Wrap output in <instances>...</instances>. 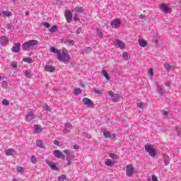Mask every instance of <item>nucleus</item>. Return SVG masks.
Returning <instances> with one entry per match:
<instances>
[{"mask_svg": "<svg viewBox=\"0 0 181 181\" xmlns=\"http://www.w3.org/2000/svg\"><path fill=\"white\" fill-rule=\"evenodd\" d=\"M57 59L59 62L67 64L69 62H70V54H69V51L66 49H63L62 52L59 53Z\"/></svg>", "mask_w": 181, "mask_h": 181, "instance_id": "1", "label": "nucleus"}, {"mask_svg": "<svg viewBox=\"0 0 181 181\" xmlns=\"http://www.w3.org/2000/svg\"><path fill=\"white\" fill-rule=\"evenodd\" d=\"M39 45V41L36 40H30L25 42H24L22 45L23 50L28 51L32 49V47H34V46H37Z\"/></svg>", "mask_w": 181, "mask_h": 181, "instance_id": "2", "label": "nucleus"}, {"mask_svg": "<svg viewBox=\"0 0 181 181\" xmlns=\"http://www.w3.org/2000/svg\"><path fill=\"white\" fill-rule=\"evenodd\" d=\"M145 151L148 153H149L150 156L151 158H155L156 156V151H155V148H153V146L150 144H146L144 146Z\"/></svg>", "mask_w": 181, "mask_h": 181, "instance_id": "3", "label": "nucleus"}, {"mask_svg": "<svg viewBox=\"0 0 181 181\" xmlns=\"http://www.w3.org/2000/svg\"><path fill=\"white\" fill-rule=\"evenodd\" d=\"M135 173V168H134V165L127 164L126 165V175L128 177H132Z\"/></svg>", "mask_w": 181, "mask_h": 181, "instance_id": "4", "label": "nucleus"}, {"mask_svg": "<svg viewBox=\"0 0 181 181\" xmlns=\"http://www.w3.org/2000/svg\"><path fill=\"white\" fill-rule=\"evenodd\" d=\"M26 122H30V121H33V119H36V115L33 113V110L29 109L27 110V114L25 117Z\"/></svg>", "mask_w": 181, "mask_h": 181, "instance_id": "5", "label": "nucleus"}, {"mask_svg": "<svg viewBox=\"0 0 181 181\" xmlns=\"http://www.w3.org/2000/svg\"><path fill=\"white\" fill-rule=\"evenodd\" d=\"M110 25L115 29H118V28H120L121 26V20L119 18L114 19L112 21Z\"/></svg>", "mask_w": 181, "mask_h": 181, "instance_id": "6", "label": "nucleus"}, {"mask_svg": "<svg viewBox=\"0 0 181 181\" xmlns=\"http://www.w3.org/2000/svg\"><path fill=\"white\" fill-rule=\"evenodd\" d=\"M82 102L86 107H88V108H93V107H94V103H93L88 98H83Z\"/></svg>", "mask_w": 181, "mask_h": 181, "instance_id": "7", "label": "nucleus"}, {"mask_svg": "<svg viewBox=\"0 0 181 181\" xmlns=\"http://www.w3.org/2000/svg\"><path fill=\"white\" fill-rule=\"evenodd\" d=\"M109 95L111 97L112 101H114L115 103H118L120 100L119 95L118 94H114V92L112 90H110L108 92Z\"/></svg>", "mask_w": 181, "mask_h": 181, "instance_id": "8", "label": "nucleus"}, {"mask_svg": "<svg viewBox=\"0 0 181 181\" xmlns=\"http://www.w3.org/2000/svg\"><path fill=\"white\" fill-rule=\"evenodd\" d=\"M63 152L66 155V160H71V159H74V158H76V156L72 154L69 149H65Z\"/></svg>", "mask_w": 181, "mask_h": 181, "instance_id": "9", "label": "nucleus"}, {"mask_svg": "<svg viewBox=\"0 0 181 181\" xmlns=\"http://www.w3.org/2000/svg\"><path fill=\"white\" fill-rule=\"evenodd\" d=\"M65 18L69 23L73 21V13H71V11L70 10H66L64 13Z\"/></svg>", "mask_w": 181, "mask_h": 181, "instance_id": "10", "label": "nucleus"}, {"mask_svg": "<svg viewBox=\"0 0 181 181\" xmlns=\"http://www.w3.org/2000/svg\"><path fill=\"white\" fill-rule=\"evenodd\" d=\"M11 52L13 53H19V52H21V43H15L11 48Z\"/></svg>", "mask_w": 181, "mask_h": 181, "instance_id": "11", "label": "nucleus"}, {"mask_svg": "<svg viewBox=\"0 0 181 181\" xmlns=\"http://www.w3.org/2000/svg\"><path fill=\"white\" fill-rule=\"evenodd\" d=\"M0 44L1 46H7V45H9V40L6 36H1L0 37Z\"/></svg>", "mask_w": 181, "mask_h": 181, "instance_id": "12", "label": "nucleus"}, {"mask_svg": "<svg viewBox=\"0 0 181 181\" xmlns=\"http://www.w3.org/2000/svg\"><path fill=\"white\" fill-rule=\"evenodd\" d=\"M113 44L118 45V47H119V49H125V43L123 42L122 40H115V41L113 42Z\"/></svg>", "mask_w": 181, "mask_h": 181, "instance_id": "13", "label": "nucleus"}, {"mask_svg": "<svg viewBox=\"0 0 181 181\" xmlns=\"http://www.w3.org/2000/svg\"><path fill=\"white\" fill-rule=\"evenodd\" d=\"M160 8L164 13H172V8L165 6V4H161Z\"/></svg>", "mask_w": 181, "mask_h": 181, "instance_id": "14", "label": "nucleus"}, {"mask_svg": "<svg viewBox=\"0 0 181 181\" xmlns=\"http://www.w3.org/2000/svg\"><path fill=\"white\" fill-rule=\"evenodd\" d=\"M46 163L48 165V166H49V168L52 170H59V168H57V166L56 165V163H53V161H49L47 160Z\"/></svg>", "mask_w": 181, "mask_h": 181, "instance_id": "15", "label": "nucleus"}, {"mask_svg": "<svg viewBox=\"0 0 181 181\" xmlns=\"http://www.w3.org/2000/svg\"><path fill=\"white\" fill-rule=\"evenodd\" d=\"M71 129H74V127H73L70 122L66 123L64 129L65 132L69 133Z\"/></svg>", "mask_w": 181, "mask_h": 181, "instance_id": "16", "label": "nucleus"}, {"mask_svg": "<svg viewBox=\"0 0 181 181\" xmlns=\"http://www.w3.org/2000/svg\"><path fill=\"white\" fill-rule=\"evenodd\" d=\"M103 135L105 138H110V139H114L115 138L116 135L115 134H111L110 132H105L103 133Z\"/></svg>", "mask_w": 181, "mask_h": 181, "instance_id": "17", "label": "nucleus"}, {"mask_svg": "<svg viewBox=\"0 0 181 181\" xmlns=\"http://www.w3.org/2000/svg\"><path fill=\"white\" fill-rule=\"evenodd\" d=\"M105 165L109 168H111V166H114V165H115V162L110 158H107L105 160Z\"/></svg>", "mask_w": 181, "mask_h": 181, "instance_id": "18", "label": "nucleus"}, {"mask_svg": "<svg viewBox=\"0 0 181 181\" xmlns=\"http://www.w3.org/2000/svg\"><path fill=\"white\" fill-rule=\"evenodd\" d=\"M138 42L141 47H146V46H148V42L144 39H139Z\"/></svg>", "mask_w": 181, "mask_h": 181, "instance_id": "19", "label": "nucleus"}, {"mask_svg": "<svg viewBox=\"0 0 181 181\" xmlns=\"http://www.w3.org/2000/svg\"><path fill=\"white\" fill-rule=\"evenodd\" d=\"M53 155L55 156V158H64V156L63 155V153L60 151V150H55L53 152Z\"/></svg>", "mask_w": 181, "mask_h": 181, "instance_id": "20", "label": "nucleus"}, {"mask_svg": "<svg viewBox=\"0 0 181 181\" xmlns=\"http://www.w3.org/2000/svg\"><path fill=\"white\" fill-rule=\"evenodd\" d=\"M45 71H49V73H53V71H54V70H56V68L53 66L46 65L45 66Z\"/></svg>", "mask_w": 181, "mask_h": 181, "instance_id": "21", "label": "nucleus"}, {"mask_svg": "<svg viewBox=\"0 0 181 181\" xmlns=\"http://www.w3.org/2000/svg\"><path fill=\"white\" fill-rule=\"evenodd\" d=\"M34 131L35 134H39V132H42L43 129H42V126L39 124H36L34 126Z\"/></svg>", "mask_w": 181, "mask_h": 181, "instance_id": "22", "label": "nucleus"}, {"mask_svg": "<svg viewBox=\"0 0 181 181\" xmlns=\"http://www.w3.org/2000/svg\"><path fill=\"white\" fill-rule=\"evenodd\" d=\"M163 158H164V165L165 166H168L170 162V159L169 158V156L168 154H163Z\"/></svg>", "mask_w": 181, "mask_h": 181, "instance_id": "23", "label": "nucleus"}, {"mask_svg": "<svg viewBox=\"0 0 181 181\" xmlns=\"http://www.w3.org/2000/svg\"><path fill=\"white\" fill-rule=\"evenodd\" d=\"M14 152H15V150H13V148H8L6 150L5 153L6 156H13Z\"/></svg>", "mask_w": 181, "mask_h": 181, "instance_id": "24", "label": "nucleus"}, {"mask_svg": "<svg viewBox=\"0 0 181 181\" xmlns=\"http://www.w3.org/2000/svg\"><path fill=\"white\" fill-rule=\"evenodd\" d=\"M24 74L27 78H31L33 74H32V71L30 69L25 70Z\"/></svg>", "mask_w": 181, "mask_h": 181, "instance_id": "25", "label": "nucleus"}, {"mask_svg": "<svg viewBox=\"0 0 181 181\" xmlns=\"http://www.w3.org/2000/svg\"><path fill=\"white\" fill-rule=\"evenodd\" d=\"M97 35L100 39H103L104 37V34L103 33V30L100 28L96 29Z\"/></svg>", "mask_w": 181, "mask_h": 181, "instance_id": "26", "label": "nucleus"}, {"mask_svg": "<svg viewBox=\"0 0 181 181\" xmlns=\"http://www.w3.org/2000/svg\"><path fill=\"white\" fill-rule=\"evenodd\" d=\"M74 11L76 13H78V15H80V13H83V12H84V8H83V7H76L74 8Z\"/></svg>", "mask_w": 181, "mask_h": 181, "instance_id": "27", "label": "nucleus"}, {"mask_svg": "<svg viewBox=\"0 0 181 181\" xmlns=\"http://www.w3.org/2000/svg\"><path fill=\"white\" fill-rule=\"evenodd\" d=\"M36 145L38 146V148H45V144H43V140H37Z\"/></svg>", "mask_w": 181, "mask_h": 181, "instance_id": "28", "label": "nucleus"}, {"mask_svg": "<svg viewBox=\"0 0 181 181\" xmlns=\"http://www.w3.org/2000/svg\"><path fill=\"white\" fill-rule=\"evenodd\" d=\"M109 156H110V158H111V159H113V160H117V159H119V156H118L115 153H110L109 154Z\"/></svg>", "mask_w": 181, "mask_h": 181, "instance_id": "29", "label": "nucleus"}, {"mask_svg": "<svg viewBox=\"0 0 181 181\" xmlns=\"http://www.w3.org/2000/svg\"><path fill=\"white\" fill-rule=\"evenodd\" d=\"M157 90L159 94H163L165 93V90H163V88L158 84L156 85Z\"/></svg>", "mask_w": 181, "mask_h": 181, "instance_id": "30", "label": "nucleus"}, {"mask_svg": "<svg viewBox=\"0 0 181 181\" xmlns=\"http://www.w3.org/2000/svg\"><path fill=\"white\" fill-rule=\"evenodd\" d=\"M50 52L52 53H55L56 54H59V53H60V51H59V49H57L56 47H52L50 48Z\"/></svg>", "mask_w": 181, "mask_h": 181, "instance_id": "31", "label": "nucleus"}, {"mask_svg": "<svg viewBox=\"0 0 181 181\" xmlns=\"http://www.w3.org/2000/svg\"><path fill=\"white\" fill-rule=\"evenodd\" d=\"M57 179L58 181H64L66 179H67V176H66L64 174H62L61 176H59Z\"/></svg>", "mask_w": 181, "mask_h": 181, "instance_id": "32", "label": "nucleus"}, {"mask_svg": "<svg viewBox=\"0 0 181 181\" xmlns=\"http://www.w3.org/2000/svg\"><path fill=\"white\" fill-rule=\"evenodd\" d=\"M57 29H59V28L57 27V25H53V26H52V28L49 29V32H52V33H54L55 32H57Z\"/></svg>", "mask_w": 181, "mask_h": 181, "instance_id": "33", "label": "nucleus"}, {"mask_svg": "<svg viewBox=\"0 0 181 181\" xmlns=\"http://www.w3.org/2000/svg\"><path fill=\"white\" fill-rule=\"evenodd\" d=\"M66 45L67 46H73V45H74V40H67L66 42H65Z\"/></svg>", "mask_w": 181, "mask_h": 181, "instance_id": "34", "label": "nucleus"}, {"mask_svg": "<svg viewBox=\"0 0 181 181\" xmlns=\"http://www.w3.org/2000/svg\"><path fill=\"white\" fill-rule=\"evenodd\" d=\"M103 74L106 80L110 81V75H108V72L107 71H103Z\"/></svg>", "mask_w": 181, "mask_h": 181, "instance_id": "35", "label": "nucleus"}, {"mask_svg": "<svg viewBox=\"0 0 181 181\" xmlns=\"http://www.w3.org/2000/svg\"><path fill=\"white\" fill-rule=\"evenodd\" d=\"M122 56L124 60H129V54H128V52H123Z\"/></svg>", "mask_w": 181, "mask_h": 181, "instance_id": "36", "label": "nucleus"}, {"mask_svg": "<svg viewBox=\"0 0 181 181\" xmlns=\"http://www.w3.org/2000/svg\"><path fill=\"white\" fill-rule=\"evenodd\" d=\"M164 67L167 71H170V69H172V65H170L168 63H165L164 64Z\"/></svg>", "mask_w": 181, "mask_h": 181, "instance_id": "37", "label": "nucleus"}, {"mask_svg": "<svg viewBox=\"0 0 181 181\" xmlns=\"http://www.w3.org/2000/svg\"><path fill=\"white\" fill-rule=\"evenodd\" d=\"M3 15H4V16H7V17L9 18V16H12V13L11 11H3Z\"/></svg>", "mask_w": 181, "mask_h": 181, "instance_id": "38", "label": "nucleus"}, {"mask_svg": "<svg viewBox=\"0 0 181 181\" xmlns=\"http://www.w3.org/2000/svg\"><path fill=\"white\" fill-rule=\"evenodd\" d=\"M81 88H78L74 90V94L75 95H78V94H81Z\"/></svg>", "mask_w": 181, "mask_h": 181, "instance_id": "39", "label": "nucleus"}, {"mask_svg": "<svg viewBox=\"0 0 181 181\" xmlns=\"http://www.w3.org/2000/svg\"><path fill=\"white\" fill-rule=\"evenodd\" d=\"M24 169L23 168H22L21 165H17V172H18L19 173H23L24 172Z\"/></svg>", "mask_w": 181, "mask_h": 181, "instance_id": "40", "label": "nucleus"}, {"mask_svg": "<svg viewBox=\"0 0 181 181\" xmlns=\"http://www.w3.org/2000/svg\"><path fill=\"white\" fill-rule=\"evenodd\" d=\"M74 21H80V17L78 13H75L74 16Z\"/></svg>", "mask_w": 181, "mask_h": 181, "instance_id": "41", "label": "nucleus"}, {"mask_svg": "<svg viewBox=\"0 0 181 181\" xmlns=\"http://www.w3.org/2000/svg\"><path fill=\"white\" fill-rule=\"evenodd\" d=\"M23 60V62H25V63H32L33 62L32 58H29V57L24 58Z\"/></svg>", "mask_w": 181, "mask_h": 181, "instance_id": "42", "label": "nucleus"}, {"mask_svg": "<svg viewBox=\"0 0 181 181\" xmlns=\"http://www.w3.org/2000/svg\"><path fill=\"white\" fill-rule=\"evenodd\" d=\"M2 105L8 107V105H9V101H8L6 99H4L2 101Z\"/></svg>", "mask_w": 181, "mask_h": 181, "instance_id": "43", "label": "nucleus"}, {"mask_svg": "<svg viewBox=\"0 0 181 181\" xmlns=\"http://www.w3.org/2000/svg\"><path fill=\"white\" fill-rule=\"evenodd\" d=\"M148 76H149L150 77H153V69H148Z\"/></svg>", "mask_w": 181, "mask_h": 181, "instance_id": "44", "label": "nucleus"}, {"mask_svg": "<svg viewBox=\"0 0 181 181\" xmlns=\"http://www.w3.org/2000/svg\"><path fill=\"white\" fill-rule=\"evenodd\" d=\"M36 162H37V159H36V156H32L31 163L35 164V163H36Z\"/></svg>", "mask_w": 181, "mask_h": 181, "instance_id": "45", "label": "nucleus"}, {"mask_svg": "<svg viewBox=\"0 0 181 181\" xmlns=\"http://www.w3.org/2000/svg\"><path fill=\"white\" fill-rule=\"evenodd\" d=\"M2 87L3 88H8V83L6 81H4L2 82Z\"/></svg>", "mask_w": 181, "mask_h": 181, "instance_id": "46", "label": "nucleus"}, {"mask_svg": "<svg viewBox=\"0 0 181 181\" xmlns=\"http://www.w3.org/2000/svg\"><path fill=\"white\" fill-rule=\"evenodd\" d=\"M44 109L45 110V111H51L50 107H49V105H47V103H45L44 105Z\"/></svg>", "mask_w": 181, "mask_h": 181, "instance_id": "47", "label": "nucleus"}, {"mask_svg": "<svg viewBox=\"0 0 181 181\" xmlns=\"http://www.w3.org/2000/svg\"><path fill=\"white\" fill-rule=\"evenodd\" d=\"M11 67L13 69H18V64H16V62H12L11 63Z\"/></svg>", "mask_w": 181, "mask_h": 181, "instance_id": "48", "label": "nucleus"}, {"mask_svg": "<svg viewBox=\"0 0 181 181\" xmlns=\"http://www.w3.org/2000/svg\"><path fill=\"white\" fill-rule=\"evenodd\" d=\"M42 24L45 26V28H47V29H49V28H50V23H47V22H44L42 23Z\"/></svg>", "mask_w": 181, "mask_h": 181, "instance_id": "49", "label": "nucleus"}, {"mask_svg": "<svg viewBox=\"0 0 181 181\" xmlns=\"http://www.w3.org/2000/svg\"><path fill=\"white\" fill-rule=\"evenodd\" d=\"M94 93H95V94H101V90L95 88V89H94Z\"/></svg>", "mask_w": 181, "mask_h": 181, "instance_id": "50", "label": "nucleus"}, {"mask_svg": "<svg viewBox=\"0 0 181 181\" xmlns=\"http://www.w3.org/2000/svg\"><path fill=\"white\" fill-rule=\"evenodd\" d=\"M137 107L138 108H143L144 107V103H140L137 104Z\"/></svg>", "mask_w": 181, "mask_h": 181, "instance_id": "51", "label": "nucleus"}, {"mask_svg": "<svg viewBox=\"0 0 181 181\" xmlns=\"http://www.w3.org/2000/svg\"><path fill=\"white\" fill-rule=\"evenodd\" d=\"M152 181H159L158 180V177L156 175H152Z\"/></svg>", "mask_w": 181, "mask_h": 181, "instance_id": "52", "label": "nucleus"}, {"mask_svg": "<svg viewBox=\"0 0 181 181\" xmlns=\"http://www.w3.org/2000/svg\"><path fill=\"white\" fill-rule=\"evenodd\" d=\"M54 145H57V146H59L60 145V142L57 140H54Z\"/></svg>", "mask_w": 181, "mask_h": 181, "instance_id": "53", "label": "nucleus"}, {"mask_svg": "<svg viewBox=\"0 0 181 181\" xmlns=\"http://www.w3.org/2000/svg\"><path fill=\"white\" fill-rule=\"evenodd\" d=\"M81 33V28H78L76 30V34L80 35Z\"/></svg>", "mask_w": 181, "mask_h": 181, "instance_id": "54", "label": "nucleus"}, {"mask_svg": "<svg viewBox=\"0 0 181 181\" xmlns=\"http://www.w3.org/2000/svg\"><path fill=\"white\" fill-rule=\"evenodd\" d=\"M91 52V48L90 47H87L86 49V53H90Z\"/></svg>", "mask_w": 181, "mask_h": 181, "instance_id": "55", "label": "nucleus"}, {"mask_svg": "<svg viewBox=\"0 0 181 181\" xmlns=\"http://www.w3.org/2000/svg\"><path fill=\"white\" fill-rule=\"evenodd\" d=\"M163 115H169V112H168L166 110H163Z\"/></svg>", "mask_w": 181, "mask_h": 181, "instance_id": "56", "label": "nucleus"}, {"mask_svg": "<svg viewBox=\"0 0 181 181\" xmlns=\"http://www.w3.org/2000/svg\"><path fill=\"white\" fill-rule=\"evenodd\" d=\"M73 148L74 149H80V146H78V145H74Z\"/></svg>", "mask_w": 181, "mask_h": 181, "instance_id": "57", "label": "nucleus"}, {"mask_svg": "<svg viewBox=\"0 0 181 181\" xmlns=\"http://www.w3.org/2000/svg\"><path fill=\"white\" fill-rule=\"evenodd\" d=\"M67 160V166H70L71 165V160Z\"/></svg>", "mask_w": 181, "mask_h": 181, "instance_id": "58", "label": "nucleus"}, {"mask_svg": "<svg viewBox=\"0 0 181 181\" xmlns=\"http://www.w3.org/2000/svg\"><path fill=\"white\" fill-rule=\"evenodd\" d=\"M139 18L140 19H144L145 18V16H144L143 14H140Z\"/></svg>", "mask_w": 181, "mask_h": 181, "instance_id": "59", "label": "nucleus"}, {"mask_svg": "<svg viewBox=\"0 0 181 181\" xmlns=\"http://www.w3.org/2000/svg\"><path fill=\"white\" fill-rule=\"evenodd\" d=\"M88 138H91V135L90 134H87Z\"/></svg>", "mask_w": 181, "mask_h": 181, "instance_id": "60", "label": "nucleus"}, {"mask_svg": "<svg viewBox=\"0 0 181 181\" xmlns=\"http://www.w3.org/2000/svg\"><path fill=\"white\" fill-rule=\"evenodd\" d=\"M25 15L28 16L29 15V12L27 11V12L25 13Z\"/></svg>", "mask_w": 181, "mask_h": 181, "instance_id": "61", "label": "nucleus"}, {"mask_svg": "<svg viewBox=\"0 0 181 181\" xmlns=\"http://www.w3.org/2000/svg\"><path fill=\"white\" fill-rule=\"evenodd\" d=\"M1 78H2V76H0V80H1Z\"/></svg>", "mask_w": 181, "mask_h": 181, "instance_id": "62", "label": "nucleus"}, {"mask_svg": "<svg viewBox=\"0 0 181 181\" xmlns=\"http://www.w3.org/2000/svg\"><path fill=\"white\" fill-rule=\"evenodd\" d=\"M175 69H173V71H174Z\"/></svg>", "mask_w": 181, "mask_h": 181, "instance_id": "63", "label": "nucleus"}]
</instances>
